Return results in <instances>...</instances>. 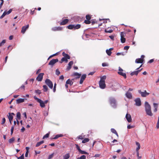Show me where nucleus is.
Returning a JSON list of instances; mask_svg holds the SVG:
<instances>
[{"mask_svg": "<svg viewBox=\"0 0 159 159\" xmlns=\"http://www.w3.org/2000/svg\"><path fill=\"white\" fill-rule=\"evenodd\" d=\"M52 30L54 31H61L62 30V28L60 26L58 27H54L52 28Z\"/></svg>", "mask_w": 159, "mask_h": 159, "instance_id": "15", "label": "nucleus"}, {"mask_svg": "<svg viewBox=\"0 0 159 159\" xmlns=\"http://www.w3.org/2000/svg\"><path fill=\"white\" fill-rule=\"evenodd\" d=\"M6 42V40L5 39L3 40L1 43H0V46H1L2 45L4 44Z\"/></svg>", "mask_w": 159, "mask_h": 159, "instance_id": "46", "label": "nucleus"}, {"mask_svg": "<svg viewBox=\"0 0 159 159\" xmlns=\"http://www.w3.org/2000/svg\"><path fill=\"white\" fill-rule=\"evenodd\" d=\"M125 39L124 37H121L120 40L121 42L122 43H124L125 41Z\"/></svg>", "mask_w": 159, "mask_h": 159, "instance_id": "43", "label": "nucleus"}, {"mask_svg": "<svg viewBox=\"0 0 159 159\" xmlns=\"http://www.w3.org/2000/svg\"><path fill=\"white\" fill-rule=\"evenodd\" d=\"M17 159H24V154H23L21 156L18 157Z\"/></svg>", "mask_w": 159, "mask_h": 159, "instance_id": "59", "label": "nucleus"}, {"mask_svg": "<svg viewBox=\"0 0 159 159\" xmlns=\"http://www.w3.org/2000/svg\"><path fill=\"white\" fill-rule=\"evenodd\" d=\"M125 34L124 32H121L120 33V36L121 37H124L125 36Z\"/></svg>", "mask_w": 159, "mask_h": 159, "instance_id": "49", "label": "nucleus"}, {"mask_svg": "<svg viewBox=\"0 0 159 159\" xmlns=\"http://www.w3.org/2000/svg\"><path fill=\"white\" fill-rule=\"evenodd\" d=\"M86 77V75L85 74L83 75L80 78V84H82L83 82L84 81Z\"/></svg>", "mask_w": 159, "mask_h": 159, "instance_id": "16", "label": "nucleus"}, {"mask_svg": "<svg viewBox=\"0 0 159 159\" xmlns=\"http://www.w3.org/2000/svg\"><path fill=\"white\" fill-rule=\"evenodd\" d=\"M45 82L46 84L51 89H52L53 87V84L52 82L48 79H47L45 81Z\"/></svg>", "mask_w": 159, "mask_h": 159, "instance_id": "5", "label": "nucleus"}, {"mask_svg": "<svg viewBox=\"0 0 159 159\" xmlns=\"http://www.w3.org/2000/svg\"><path fill=\"white\" fill-rule=\"evenodd\" d=\"M75 145L76 146V148L77 149V150H78V151L79 152L81 149H80L79 146H78V144H75Z\"/></svg>", "mask_w": 159, "mask_h": 159, "instance_id": "60", "label": "nucleus"}, {"mask_svg": "<svg viewBox=\"0 0 159 159\" xmlns=\"http://www.w3.org/2000/svg\"><path fill=\"white\" fill-rule=\"evenodd\" d=\"M126 96L127 98L130 99L132 97L131 93L129 92H126Z\"/></svg>", "mask_w": 159, "mask_h": 159, "instance_id": "25", "label": "nucleus"}, {"mask_svg": "<svg viewBox=\"0 0 159 159\" xmlns=\"http://www.w3.org/2000/svg\"><path fill=\"white\" fill-rule=\"evenodd\" d=\"M136 144L137 146V147L136 148V152H138V151H139V150L140 148V145L139 143L137 142H136Z\"/></svg>", "mask_w": 159, "mask_h": 159, "instance_id": "28", "label": "nucleus"}, {"mask_svg": "<svg viewBox=\"0 0 159 159\" xmlns=\"http://www.w3.org/2000/svg\"><path fill=\"white\" fill-rule=\"evenodd\" d=\"M134 126H131V125H128L127 128L128 129H130L132 128H134Z\"/></svg>", "mask_w": 159, "mask_h": 159, "instance_id": "61", "label": "nucleus"}, {"mask_svg": "<svg viewBox=\"0 0 159 159\" xmlns=\"http://www.w3.org/2000/svg\"><path fill=\"white\" fill-rule=\"evenodd\" d=\"M1 1V2L0 4V9L2 7V6L4 3V1L3 0H0Z\"/></svg>", "mask_w": 159, "mask_h": 159, "instance_id": "57", "label": "nucleus"}, {"mask_svg": "<svg viewBox=\"0 0 159 159\" xmlns=\"http://www.w3.org/2000/svg\"><path fill=\"white\" fill-rule=\"evenodd\" d=\"M56 85H57L56 84V83H55V84H54V86L53 89V91L54 92H55L56 91Z\"/></svg>", "mask_w": 159, "mask_h": 159, "instance_id": "53", "label": "nucleus"}, {"mask_svg": "<svg viewBox=\"0 0 159 159\" xmlns=\"http://www.w3.org/2000/svg\"><path fill=\"white\" fill-rule=\"evenodd\" d=\"M145 111L146 114L150 116L153 115L151 111V107L148 102H146L145 103Z\"/></svg>", "mask_w": 159, "mask_h": 159, "instance_id": "1", "label": "nucleus"}, {"mask_svg": "<svg viewBox=\"0 0 159 159\" xmlns=\"http://www.w3.org/2000/svg\"><path fill=\"white\" fill-rule=\"evenodd\" d=\"M81 27V25L80 24L75 25H70L67 26L69 29L72 30L74 29V30L78 29Z\"/></svg>", "mask_w": 159, "mask_h": 159, "instance_id": "4", "label": "nucleus"}, {"mask_svg": "<svg viewBox=\"0 0 159 159\" xmlns=\"http://www.w3.org/2000/svg\"><path fill=\"white\" fill-rule=\"evenodd\" d=\"M109 102L111 106L114 108H116V102L115 99L112 97H110L109 98Z\"/></svg>", "mask_w": 159, "mask_h": 159, "instance_id": "3", "label": "nucleus"}, {"mask_svg": "<svg viewBox=\"0 0 159 159\" xmlns=\"http://www.w3.org/2000/svg\"><path fill=\"white\" fill-rule=\"evenodd\" d=\"M86 20H85L84 21V23L86 24H90L91 22L90 20L91 19V16L90 15H87L86 16Z\"/></svg>", "mask_w": 159, "mask_h": 159, "instance_id": "7", "label": "nucleus"}, {"mask_svg": "<svg viewBox=\"0 0 159 159\" xmlns=\"http://www.w3.org/2000/svg\"><path fill=\"white\" fill-rule=\"evenodd\" d=\"M86 158V156L84 155H83L81 156L79 158V159H85Z\"/></svg>", "mask_w": 159, "mask_h": 159, "instance_id": "50", "label": "nucleus"}, {"mask_svg": "<svg viewBox=\"0 0 159 159\" xmlns=\"http://www.w3.org/2000/svg\"><path fill=\"white\" fill-rule=\"evenodd\" d=\"M60 74V72L59 71V70L58 69H57L56 71V74L58 75Z\"/></svg>", "mask_w": 159, "mask_h": 159, "instance_id": "55", "label": "nucleus"}, {"mask_svg": "<svg viewBox=\"0 0 159 159\" xmlns=\"http://www.w3.org/2000/svg\"><path fill=\"white\" fill-rule=\"evenodd\" d=\"M44 75V73H40L39 74L37 77L36 80L38 81H41L43 78V76Z\"/></svg>", "mask_w": 159, "mask_h": 159, "instance_id": "10", "label": "nucleus"}, {"mask_svg": "<svg viewBox=\"0 0 159 159\" xmlns=\"http://www.w3.org/2000/svg\"><path fill=\"white\" fill-rule=\"evenodd\" d=\"M73 82L72 81L70 80V79H68L66 81V84H69L71 86L73 84Z\"/></svg>", "mask_w": 159, "mask_h": 159, "instance_id": "29", "label": "nucleus"}, {"mask_svg": "<svg viewBox=\"0 0 159 159\" xmlns=\"http://www.w3.org/2000/svg\"><path fill=\"white\" fill-rule=\"evenodd\" d=\"M12 11V9H10L8 11H5L2 15L0 17V19H1L3 18L6 15H8L10 14Z\"/></svg>", "mask_w": 159, "mask_h": 159, "instance_id": "8", "label": "nucleus"}, {"mask_svg": "<svg viewBox=\"0 0 159 159\" xmlns=\"http://www.w3.org/2000/svg\"><path fill=\"white\" fill-rule=\"evenodd\" d=\"M89 140V139L88 138H85L82 141V143H85L88 142Z\"/></svg>", "mask_w": 159, "mask_h": 159, "instance_id": "35", "label": "nucleus"}, {"mask_svg": "<svg viewBox=\"0 0 159 159\" xmlns=\"http://www.w3.org/2000/svg\"><path fill=\"white\" fill-rule=\"evenodd\" d=\"M70 157V155L69 153H68L65 154L63 156V159H68Z\"/></svg>", "mask_w": 159, "mask_h": 159, "instance_id": "30", "label": "nucleus"}, {"mask_svg": "<svg viewBox=\"0 0 159 159\" xmlns=\"http://www.w3.org/2000/svg\"><path fill=\"white\" fill-rule=\"evenodd\" d=\"M25 101V99L24 98H20L18 99H17L16 100V103L17 104H19L22 102H23Z\"/></svg>", "mask_w": 159, "mask_h": 159, "instance_id": "26", "label": "nucleus"}, {"mask_svg": "<svg viewBox=\"0 0 159 159\" xmlns=\"http://www.w3.org/2000/svg\"><path fill=\"white\" fill-rule=\"evenodd\" d=\"M38 102L40 103V106L41 107H45V105L44 103L41 99H40Z\"/></svg>", "mask_w": 159, "mask_h": 159, "instance_id": "23", "label": "nucleus"}, {"mask_svg": "<svg viewBox=\"0 0 159 159\" xmlns=\"http://www.w3.org/2000/svg\"><path fill=\"white\" fill-rule=\"evenodd\" d=\"M68 59L64 57H63L61 59V63H62L63 62L65 61L67 63L68 62Z\"/></svg>", "mask_w": 159, "mask_h": 159, "instance_id": "37", "label": "nucleus"}, {"mask_svg": "<svg viewBox=\"0 0 159 159\" xmlns=\"http://www.w3.org/2000/svg\"><path fill=\"white\" fill-rule=\"evenodd\" d=\"M34 98L35 100H36L38 102L39 101V100L40 99H39V98H37L36 96H34Z\"/></svg>", "mask_w": 159, "mask_h": 159, "instance_id": "62", "label": "nucleus"}, {"mask_svg": "<svg viewBox=\"0 0 159 159\" xmlns=\"http://www.w3.org/2000/svg\"><path fill=\"white\" fill-rule=\"evenodd\" d=\"M113 30L111 29L108 30V29H106L105 30V32L106 33H111L113 32Z\"/></svg>", "mask_w": 159, "mask_h": 159, "instance_id": "36", "label": "nucleus"}, {"mask_svg": "<svg viewBox=\"0 0 159 159\" xmlns=\"http://www.w3.org/2000/svg\"><path fill=\"white\" fill-rule=\"evenodd\" d=\"M106 52L107 53V54L108 55V56H111V52L109 50H106Z\"/></svg>", "mask_w": 159, "mask_h": 159, "instance_id": "42", "label": "nucleus"}, {"mask_svg": "<svg viewBox=\"0 0 159 159\" xmlns=\"http://www.w3.org/2000/svg\"><path fill=\"white\" fill-rule=\"evenodd\" d=\"M5 122H6L5 118H3L2 119V121L1 124L2 125L3 124H4L5 123Z\"/></svg>", "mask_w": 159, "mask_h": 159, "instance_id": "56", "label": "nucleus"}, {"mask_svg": "<svg viewBox=\"0 0 159 159\" xmlns=\"http://www.w3.org/2000/svg\"><path fill=\"white\" fill-rule=\"evenodd\" d=\"M44 141L43 140H42L40 142H38L37 143V144L36 145V147H38L41 144L43 143Z\"/></svg>", "mask_w": 159, "mask_h": 159, "instance_id": "31", "label": "nucleus"}, {"mask_svg": "<svg viewBox=\"0 0 159 159\" xmlns=\"http://www.w3.org/2000/svg\"><path fill=\"white\" fill-rule=\"evenodd\" d=\"M25 148H26V152L25 153V156L26 157H28V153H29V148L28 147H26Z\"/></svg>", "mask_w": 159, "mask_h": 159, "instance_id": "34", "label": "nucleus"}, {"mask_svg": "<svg viewBox=\"0 0 159 159\" xmlns=\"http://www.w3.org/2000/svg\"><path fill=\"white\" fill-rule=\"evenodd\" d=\"M73 64V61H70L68 64V66L67 67V70H69L71 68V66Z\"/></svg>", "mask_w": 159, "mask_h": 159, "instance_id": "22", "label": "nucleus"}, {"mask_svg": "<svg viewBox=\"0 0 159 159\" xmlns=\"http://www.w3.org/2000/svg\"><path fill=\"white\" fill-rule=\"evenodd\" d=\"M8 118L9 119V121H12L13 118V116L10 113H9Z\"/></svg>", "mask_w": 159, "mask_h": 159, "instance_id": "33", "label": "nucleus"}, {"mask_svg": "<svg viewBox=\"0 0 159 159\" xmlns=\"http://www.w3.org/2000/svg\"><path fill=\"white\" fill-rule=\"evenodd\" d=\"M63 136V135L62 134H57L56 135H55V136L54 137L51 138V139H58V138H59V137H62Z\"/></svg>", "mask_w": 159, "mask_h": 159, "instance_id": "21", "label": "nucleus"}, {"mask_svg": "<svg viewBox=\"0 0 159 159\" xmlns=\"http://www.w3.org/2000/svg\"><path fill=\"white\" fill-rule=\"evenodd\" d=\"M14 128V126H12L11 127V135H12V134L13 133Z\"/></svg>", "mask_w": 159, "mask_h": 159, "instance_id": "52", "label": "nucleus"}, {"mask_svg": "<svg viewBox=\"0 0 159 159\" xmlns=\"http://www.w3.org/2000/svg\"><path fill=\"white\" fill-rule=\"evenodd\" d=\"M84 137L82 135H79L77 137V138L79 139H84Z\"/></svg>", "mask_w": 159, "mask_h": 159, "instance_id": "54", "label": "nucleus"}, {"mask_svg": "<svg viewBox=\"0 0 159 159\" xmlns=\"http://www.w3.org/2000/svg\"><path fill=\"white\" fill-rule=\"evenodd\" d=\"M125 117L127 120L129 122H130L132 121V118L131 115L128 113L126 114Z\"/></svg>", "mask_w": 159, "mask_h": 159, "instance_id": "14", "label": "nucleus"}, {"mask_svg": "<svg viewBox=\"0 0 159 159\" xmlns=\"http://www.w3.org/2000/svg\"><path fill=\"white\" fill-rule=\"evenodd\" d=\"M29 25L23 26L22 28L21 33L23 34H24L26 30L29 28Z\"/></svg>", "mask_w": 159, "mask_h": 159, "instance_id": "12", "label": "nucleus"}, {"mask_svg": "<svg viewBox=\"0 0 159 159\" xmlns=\"http://www.w3.org/2000/svg\"><path fill=\"white\" fill-rule=\"evenodd\" d=\"M35 93L38 94H40L41 93V91L40 90L38 89L35 90Z\"/></svg>", "mask_w": 159, "mask_h": 159, "instance_id": "47", "label": "nucleus"}, {"mask_svg": "<svg viewBox=\"0 0 159 159\" xmlns=\"http://www.w3.org/2000/svg\"><path fill=\"white\" fill-rule=\"evenodd\" d=\"M73 76L76 77L75 79H79L81 77V74H79L77 72H75L73 73Z\"/></svg>", "mask_w": 159, "mask_h": 159, "instance_id": "17", "label": "nucleus"}, {"mask_svg": "<svg viewBox=\"0 0 159 159\" xmlns=\"http://www.w3.org/2000/svg\"><path fill=\"white\" fill-rule=\"evenodd\" d=\"M58 61V60L57 59H52L48 63V65L53 66L55 63Z\"/></svg>", "mask_w": 159, "mask_h": 159, "instance_id": "11", "label": "nucleus"}, {"mask_svg": "<svg viewBox=\"0 0 159 159\" xmlns=\"http://www.w3.org/2000/svg\"><path fill=\"white\" fill-rule=\"evenodd\" d=\"M79 152L81 154H86L88 155L89 153L85 151L82 150L81 149L79 151Z\"/></svg>", "mask_w": 159, "mask_h": 159, "instance_id": "38", "label": "nucleus"}, {"mask_svg": "<svg viewBox=\"0 0 159 159\" xmlns=\"http://www.w3.org/2000/svg\"><path fill=\"white\" fill-rule=\"evenodd\" d=\"M53 154H51L49 155L48 157V159H50L52 158L53 157Z\"/></svg>", "mask_w": 159, "mask_h": 159, "instance_id": "64", "label": "nucleus"}, {"mask_svg": "<svg viewBox=\"0 0 159 159\" xmlns=\"http://www.w3.org/2000/svg\"><path fill=\"white\" fill-rule=\"evenodd\" d=\"M62 55L64 57L67 58L68 59H70V56L68 54L66 53L65 52H62Z\"/></svg>", "mask_w": 159, "mask_h": 159, "instance_id": "24", "label": "nucleus"}, {"mask_svg": "<svg viewBox=\"0 0 159 159\" xmlns=\"http://www.w3.org/2000/svg\"><path fill=\"white\" fill-rule=\"evenodd\" d=\"M15 141V138L14 137H12L9 140V143H11Z\"/></svg>", "mask_w": 159, "mask_h": 159, "instance_id": "41", "label": "nucleus"}, {"mask_svg": "<svg viewBox=\"0 0 159 159\" xmlns=\"http://www.w3.org/2000/svg\"><path fill=\"white\" fill-rule=\"evenodd\" d=\"M106 78V76L104 75L100 78V80L99 82V85L100 87L102 89H104L106 87L105 80Z\"/></svg>", "mask_w": 159, "mask_h": 159, "instance_id": "2", "label": "nucleus"}, {"mask_svg": "<svg viewBox=\"0 0 159 159\" xmlns=\"http://www.w3.org/2000/svg\"><path fill=\"white\" fill-rule=\"evenodd\" d=\"M111 132L114 133V134H115L116 136L118 137V133H117V132L116 131V130L114 129H113V128H112L111 129Z\"/></svg>", "mask_w": 159, "mask_h": 159, "instance_id": "32", "label": "nucleus"}, {"mask_svg": "<svg viewBox=\"0 0 159 159\" xmlns=\"http://www.w3.org/2000/svg\"><path fill=\"white\" fill-rule=\"evenodd\" d=\"M36 8H34V10L33 11L32 10H31V11L30 14L31 15L34 14V11H35V10H36Z\"/></svg>", "mask_w": 159, "mask_h": 159, "instance_id": "63", "label": "nucleus"}, {"mask_svg": "<svg viewBox=\"0 0 159 159\" xmlns=\"http://www.w3.org/2000/svg\"><path fill=\"white\" fill-rule=\"evenodd\" d=\"M49 133H47V134H46L45 135L43 136V139H44L45 138H47L49 136Z\"/></svg>", "mask_w": 159, "mask_h": 159, "instance_id": "44", "label": "nucleus"}, {"mask_svg": "<svg viewBox=\"0 0 159 159\" xmlns=\"http://www.w3.org/2000/svg\"><path fill=\"white\" fill-rule=\"evenodd\" d=\"M116 55L117 56H119L120 55L124 56V54L123 52H118L116 53Z\"/></svg>", "mask_w": 159, "mask_h": 159, "instance_id": "58", "label": "nucleus"}, {"mask_svg": "<svg viewBox=\"0 0 159 159\" xmlns=\"http://www.w3.org/2000/svg\"><path fill=\"white\" fill-rule=\"evenodd\" d=\"M156 127L157 129L159 128V116L158 118L157 122V124Z\"/></svg>", "mask_w": 159, "mask_h": 159, "instance_id": "48", "label": "nucleus"}, {"mask_svg": "<svg viewBox=\"0 0 159 159\" xmlns=\"http://www.w3.org/2000/svg\"><path fill=\"white\" fill-rule=\"evenodd\" d=\"M153 107L154 108H157L158 107V104L156 103H153Z\"/></svg>", "mask_w": 159, "mask_h": 159, "instance_id": "45", "label": "nucleus"}, {"mask_svg": "<svg viewBox=\"0 0 159 159\" xmlns=\"http://www.w3.org/2000/svg\"><path fill=\"white\" fill-rule=\"evenodd\" d=\"M118 73L119 75L122 76L125 79H126V75L125 73L121 72H118Z\"/></svg>", "mask_w": 159, "mask_h": 159, "instance_id": "27", "label": "nucleus"}, {"mask_svg": "<svg viewBox=\"0 0 159 159\" xmlns=\"http://www.w3.org/2000/svg\"><path fill=\"white\" fill-rule=\"evenodd\" d=\"M142 69V68L140 70H138L137 71H135L132 72L130 73V75L131 76L133 75H137L138 74V73L139 72H140Z\"/></svg>", "mask_w": 159, "mask_h": 159, "instance_id": "18", "label": "nucleus"}, {"mask_svg": "<svg viewBox=\"0 0 159 159\" xmlns=\"http://www.w3.org/2000/svg\"><path fill=\"white\" fill-rule=\"evenodd\" d=\"M143 61V58H138L136 59L135 62L137 63H142Z\"/></svg>", "mask_w": 159, "mask_h": 159, "instance_id": "20", "label": "nucleus"}, {"mask_svg": "<svg viewBox=\"0 0 159 159\" xmlns=\"http://www.w3.org/2000/svg\"><path fill=\"white\" fill-rule=\"evenodd\" d=\"M43 91L44 92H47L48 89V87L46 85H43Z\"/></svg>", "mask_w": 159, "mask_h": 159, "instance_id": "39", "label": "nucleus"}, {"mask_svg": "<svg viewBox=\"0 0 159 159\" xmlns=\"http://www.w3.org/2000/svg\"><path fill=\"white\" fill-rule=\"evenodd\" d=\"M139 93L141 94V96L143 97H146L148 96L149 93H147L146 90H144V92H142L141 90H138Z\"/></svg>", "mask_w": 159, "mask_h": 159, "instance_id": "6", "label": "nucleus"}, {"mask_svg": "<svg viewBox=\"0 0 159 159\" xmlns=\"http://www.w3.org/2000/svg\"><path fill=\"white\" fill-rule=\"evenodd\" d=\"M25 85H22L19 89H22L23 91L25 90Z\"/></svg>", "mask_w": 159, "mask_h": 159, "instance_id": "51", "label": "nucleus"}, {"mask_svg": "<svg viewBox=\"0 0 159 159\" xmlns=\"http://www.w3.org/2000/svg\"><path fill=\"white\" fill-rule=\"evenodd\" d=\"M135 105L137 106H139L141 105V103L140 99L139 98H137L135 100Z\"/></svg>", "mask_w": 159, "mask_h": 159, "instance_id": "13", "label": "nucleus"}, {"mask_svg": "<svg viewBox=\"0 0 159 159\" xmlns=\"http://www.w3.org/2000/svg\"><path fill=\"white\" fill-rule=\"evenodd\" d=\"M12 11V9H10L8 11H5L2 15L0 17V19H1L3 18L6 15H8L10 14Z\"/></svg>", "mask_w": 159, "mask_h": 159, "instance_id": "9", "label": "nucleus"}, {"mask_svg": "<svg viewBox=\"0 0 159 159\" xmlns=\"http://www.w3.org/2000/svg\"><path fill=\"white\" fill-rule=\"evenodd\" d=\"M20 112H18L16 114V117L18 120L20 119Z\"/></svg>", "mask_w": 159, "mask_h": 159, "instance_id": "40", "label": "nucleus"}, {"mask_svg": "<svg viewBox=\"0 0 159 159\" xmlns=\"http://www.w3.org/2000/svg\"><path fill=\"white\" fill-rule=\"evenodd\" d=\"M69 21L68 19H65L63 20L60 23V25H64L67 24Z\"/></svg>", "mask_w": 159, "mask_h": 159, "instance_id": "19", "label": "nucleus"}]
</instances>
